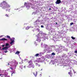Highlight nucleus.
Returning a JSON list of instances; mask_svg holds the SVG:
<instances>
[{
  "label": "nucleus",
  "mask_w": 77,
  "mask_h": 77,
  "mask_svg": "<svg viewBox=\"0 0 77 77\" xmlns=\"http://www.w3.org/2000/svg\"><path fill=\"white\" fill-rule=\"evenodd\" d=\"M0 7H2V8L3 9H5L6 8H9L10 6L6 2L4 1L3 2L1 3L0 5Z\"/></svg>",
  "instance_id": "nucleus-2"
},
{
  "label": "nucleus",
  "mask_w": 77,
  "mask_h": 77,
  "mask_svg": "<svg viewBox=\"0 0 77 77\" xmlns=\"http://www.w3.org/2000/svg\"><path fill=\"white\" fill-rule=\"evenodd\" d=\"M71 55H72L71 54V52H69V53H68L67 56H68V57H70Z\"/></svg>",
  "instance_id": "nucleus-20"
},
{
  "label": "nucleus",
  "mask_w": 77,
  "mask_h": 77,
  "mask_svg": "<svg viewBox=\"0 0 77 77\" xmlns=\"http://www.w3.org/2000/svg\"><path fill=\"white\" fill-rule=\"evenodd\" d=\"M69 58L68 57H66V58L62 60L61 63H62L63 64H67L68 62V61H69Z\"/></svg>",
  "instance_id": "nucleus-4"
},
{
  "label": "nucleus",
  "mask_w": 77,
  "mask_h": 77,
  "mask_svg": "<svg viewBox=\"0 0 77 77\" xmlns=\"http://www.w3.org/2000/svg\"><path fill=\"white\" fill-rule=\"evenodd\" d=\"M51 54H52V55H55V54L54 53H52Z\"/></svg>",
  "instance_id": "nucleus-39"
},
{
  "label": "nucleus",
  "mask_w": 77,
  "mask_h": 77,
  "mask_svg": "<svg viewBox=\"0 0 77 77\" xmlns=\"http://www.w3.org/2000/svg\"><path fill=\"white\" fill-rule=\"evenodd\" d=\"M71 38L72 39H73V40H74V39H76L75 38L73 37V36H71Z\"/></svg>",
  "instance_id": "nucleus-29"
},
{
  "label": "nucleus",
  "mask_w": 77,
  "mask_h": 77,
  "mask_svg": "<svg viewBox=\"0 0 77 77\" xmlns=\"http://www.w3.org/2000/svg\"><path fill=\"white\" fill-rule=\"evenodd\" d=\"M0 41H8V39L4 38L0 39Z\"/></svg>",
  "instance_id": "nucleus-21"
},
{
  "label": "nucleus",
  "mask_w": 77,
  "mask_h": 77,
  "mask_svg": "<svg viewBox=\"0 0 77 77\" xmlns=\"http://www.w3.org/2000/svg\"><path fill=\"white\" fill-rule=\"evenodd\" d=\"M29 64L28 66V68H31V67H32V68H34L35 67V66L32 63V61L30 60L29 62L28 63H29Z\"/></svg>",
  "instance_id": "nucleus-9"
},
{
  "label": "nucleus",
  "mask_w": 77,
  "mask_h": 77,
  "mask_svg": "<svg viewBox=\"0 0 77 77\" xmlns=\"http://www.w3.org/2000/svg\"><path fill=\"white\" fill-rule=\"evenodd\" d=\"M73 71L74 74H75V73H76V72H75V71H74V70H73Z\"/></svg>",
  "instance_id": "nucleus-43"
},
{
  "label": "nucleus",
  "mask_w": 77,
  "mask_h": 77,
  "mask_svg": "<svg viewBox=\"0 0 77 77\" xmlns=\"http://www.w3.org/2000/svg\"><path fill=\"white\" fill-rule=\"evenodd\" d=\"M64 57V59H65L66 57H68V55H66V54H64V55L63 56V58Z\"/></svg>",
  "instance_id": "nucleus-22"
},
{
  "label": "nucleus",
  "mask_w": 77,
  "mask_h": 77,
  "mask_svg": "<svg viewBox=\"0 0 77 77\" xmlns=\"http://www.w3.org/2000/svg\"><path fill=\"white\" fill-rule=\"evenodd\" d=\"M10 68L11 69H12H12H13V68H12V67H10Z\"/></svg>",
  "instance_id": "nucleus-48"
},
{
  "label": "nucleus",
  "mask_w": 77,
  "mask_h": 77,
  "mask_svg": "<svg viewBox=\"0 0 77 77\" xmlns=\"http://www.w3.org/2000/svg\"><path fill=\"white\" fill-rule=\"evenodd\" d=\"M39 55V54H37L35 55V56H38Z\"/></svg>",
  "instance_id": "nucleus-36"
},
{
  "label": "nucleus",
  "mask_w": 77,
  "mask_h": 77,
  "mask_svg": "<svg viewBox=\"0 0 77 77\" xmlns=\"http://www.w3.org/2000/svg\"><path fill=\"white\" fill-rule=\"evenodd\" d=\"M9 11H8V12H10V9H9Z\"/></svg>",
  "instance_id": "nucleus-56"
},
{
  "label": "nucleus",
  "mask_w": 77,
  "mask_h": 77,
  "mask_svg": "<svg viewBox=\"0 0 77 77\" xmlns=\"http://www.w3.org/2000/svg\"><path fill=\"white\" fill-rule=\"evenodd\" d=\"M49 10L50 11H51V8H50Z\"/></svg>",
  "instance_id": "nucleus-53"
},
{
  "label": "nucleus",
  "mask_w": 77,
  "mask_h": 77,
  "mask_svg": "<svg viewBox=\"0 0 77 77\" xmlns=\"http://www.w3.org/2000/svg\"><path fill=\"white\" fill-rule=\"evenodd\" d=\"M20 68H21L22 69H23V66L22 64H21V65H20L19 66Z\"/></svg>",
  "instance_id": "nucleus-24"
},
{
  "label": "nucleus",
  "mask_w": 77,
  "mask_h": 77,
  "mask_svg": "<svg viewBox=\"0 0 77 77\" xmlns=\"http://www.w3.org/2000/svg\"><path fill=\"white\" fill-rule=\"evenodd\" d=\"M7 38H9L10 40H12V39H11V37H10V36H9L8 35H7Z\"/></svg>",
  "instance_id": "nucleus-30"
},
{
  "label": "nucleus",
  "mask_w": 77,
  "mask_h": 77,
  "mask_svg": "<svg viewBox=\"0 0 77 77\" xmlns=\"http://www.w3.org/2000/svg\"><path fill=\"white\" fill-rule=\"evenodd\" d=\"M42 69H41V70L42 71Z\"/></svg>",
  "instance_id": "nucleus-61"
},
{
  "label": "nucleus",
  "mask_w": 77,
  "mask_h": 77,
  "mask_svg": "<svg viewBox=\"0 0 77 77\" xmlns=\"http://www.w3.org/2000/svg\"><path fill=\"white\" fill-rule=\"evenodd\" d=\"M71 6L73 8H77V7H76V5L75 4H73L72 5H71Z\"/></svg>",
  "instance_id": "nucleus-18"
},
{
  "label": "nucleus",
  "mask_w": 77,
  "mask_h": 77,
  "mask_svg": "<svg viewBox=\"0 0 77 77\" xmlns=\"http://www.w3.org/2000/svg\"><path fill=\"white\" fill-rule=\"evenodd\" d=\"M3 35H1V36H0V38H1L2 37H3Z\"/></svg>",
  "instance_id": "nucleus-51"
},
{
  "label": "nucleus",
  "mask_w": 77,
  "mask_h": 77,
  "mask_svg": "<svg viewBox=\"0 0 77 77\" xmlns=\"http://www.w3.org/2000/svg\"><path fill=\"white\" fill-rule=\"evenodd\" d=\"M5 16H6V17H8V15L7 14L5 15Z\"/></svg>",
  "instance_id": "nucleus-44"
},
{
  "label": "nucleus",
  "mask_w": 77,
  "mask_h": 77,
  "mask_svg": "<svg viewBox=\"0 0 77 77\" xmlns=\"http://www.w3.org/2000/svg\"><path fill=\"white\" fill-rule=\"evenodd\" d=\"M11 42L10 43V44H13L14 42V40H12V39H11Z\"/></svg>",
  "instance_id": "nucleus-27"
},
{
  "label": "nucleus",
  "mask_w": 77,
  "mask_h": 77,
  "mask_svg": "<svg viewBox=\"0 0 77 77\" xmlns=\"http://www.w3.org/2000/svg\"><path fill=\"white\" fill-rule=\"evenodd\" d=\"M23 60H22V61H21V62H22V63H23Z\"/></svg>",
  "instance_id": "nucleus-57"
},
{
  "label": "nucleus",
  "mask_w": 77,
  "mask_h": 77,
  "mask_svg": "<svg viewBox=\"0 0 77 77\" xmlns=\"http://www.w3.org/2000/svg\"><path fill=\"white\" fill-rule=\"evenodd\" d=\"M5 53H7L8 52V51H5Z\"/></svg>",
  "instance_id": "nucleus-49"
},
{
  "label": "nucleus",
  "mask_w": 77,
  "mask_h": 77,
  "mask_svg": "<svg viewBox=\"0 0 77 77\" xmlns=\"http://www.w3.org/2000/svg\"><path fill=\"white\" fill-rule=\"evenodd\" d=\"M69 74H70V76L71 77V72H69Z\"/></svg>",
  "instance_id": "nucleus-37"
},
{
  "label": "nucleus",
  "mask_w": 77,
  "mask_h": 77,
  "mask_svg": "<svg viewBox=\"0 0 77 77\" xmlns=\"http://www.w3.org/2000/svg\"><path fill=\"white\" fill-rule=\"evenodd\" d=\"M2 47H5V45H2Z\"/></svg>",
  "instance_id": "nucleus-50"
},
{
  "label": "nucleus",
  "mask_w": 77,
  "mask_h": 77,
  "mask_svg": "<svg viewBox=\"0 0 77 77\" xmlns=\"http://www.w3.org/2000/svg\"><path fill=\"white\" fill-rule=\"evenodd\" d=\"M72 24H74V23H70V26H72Z\"/></svg>",
  "instance_id": "nucleus-41"
},
{
  "label": "nucleus",
  "mask_w": 77,
  "mask_h": 77,
  "mask_svg": "<svg viewBox=\"0 0 77 77\" xmlns=\"http://www.w3.org/2000/svg\"><path fill=\"white\" fill-rule=\"evenodd\" d=\"M63 41L64 42H66V41H67V43H69V44H71V42H74V41L73 40L71 39L69 41V40H68V39L66 38H63Z\"/></svg>",
  "instance_id": "nucleus-7"
},
{
  "label": "nucleus",
  "mask_w": 77,
  "mask_h": 77,
  "mask_svg": "<svg viewBox=\"0 0 77 77\" xmlns=\"http://www.w3.org/2000/svg\"><path fill=\"white\" fill-rule=\"evenodd\" d=\"M56 47H57V46H54V45H53V46H51V47H54L55 48H56Z\"/></svg>",
  "instance_id": "nucleus-38"
},
{
  "label": "nucleus",
  "mask_w": 77,
  "mask_h": 77,
  "mask_svg": "<svg viewBox=\"0 0 77 77\" xmlns=\"http://www.w3.org/2000/svg\"><path fill=\"white\" fill-rule=\"evenodd\" d=\"M11 76H12V75L13 74H15V71L14 70V71H12V72H11Z\"/></svg>",
  "instance_id": "nucleus-25"
},
{
  "label": "nucleus",
  "mask_w": 77,
  "mask_h": 77,
  "mask_svg": "<svg viewBox=\"0 0 77 77\" xmlns=\"http://www.w3.org/2000/svg\"><path fill=\"white\" fill-rule=\"evenodd\" d=\"M24 68H26V66H24Z\"/></svg>",
  "instance_id": "nucleus-54"
},
{
  "label": "nucleus",
  "mask_w": 77,
  "mask_h": 77,
  "mask_svg": "<svg viewBox=\"0 0 77 77\" xmlns=\"http://www.w3.org/2000/svg\"><path fill=\"white\" fill-rule=\"evenodd\" d=\"M36 30H38V32H39V31H40V30H39V29L38 28H37Z\"/></svg>",
  "instance_id": "nucleus-40"
},
{
  "label": "nucleus",
  "mask_w": 77,
  "mask_h": 77,
  "mask_svg": "<svg viewBox=\"0 0 77 77\" xmlns=\"http://www.w3.org/2000/svg\"><path fill=\"white\" fill-rule=\"evenodd\" d=\"M9 44L7 43L5 45V47H7V46H8Z\"/></svg>",
  "instance_id": "nucleus-35"
},
{
  "label": "nucleus",
  "mask_w": 77,
  "mask_h": 77,
  "mask_svg": "<svg viewBox=\"0 0 77 77\" xmlns=\"http://www.w3.org/2000/svg\"><path fill=\"white\" fill-rule=\"evenodd\" d=\"M65 65V66H66V65Z\"/></svg>",
  "instance_id": "nucleus-63"
},
{
  "label": "nucleus",
  "mask_w": 77,
  "mask_h": 77,
  "mask_svg": "<svg viewBox=\"0 0 77 77\" xmlns=\"http://www.w3.org/2000/svg\"><path fill=\"white\" fill-rule=\"evenodd\" d=\"M34 44H35V45H36V43H34Z\"/></svg>",
  "instance_id": "nucleus-58"
},
{
  "label": "nucleus",
  "mask_w": 77,
  "mask_h": 77,
  "mask_svg": "<svg viewBox=\"0 0 77 77\" xmlns=\"http://www.w3.org/2000/svg\"><path fill=\"white\" fill-rule=\"evenodd\" d=\"M54 32V31L53 30H50V32H49V33L50 34V35H52L53 34Z\"/></svg>",
  "instance_id": "nucleus-17"
},
{
  "label": "nucleus",
  "mask_w": 77,
  "mask_h": 77,
  "mask_svg": "<svg viewBox=\"0 0 77 77\" xmlns=\"http://www.w3.org/2000/svg\"><path fill=\"white\" fill-rule=\"evenodd\" d=\"M35 64L36 65H37V66H41V65H40V64H38V63H36Z\"/></svg>",
  "instance_id": "nucleus-32"
},
{
  "label": "nucleus",
  "mask_w": 77,
  "mask_h": 77,
  "mask_svg": "<svg viewBox=\"0 0 77 77\" xmlns=\"http://www.w3.org/2000/svg\"><path fill=\"white\" fill-rule=\"evenodd\" d=\"M56 62H58V61H57Z\"/></svg>",
  "instance_id": "nucleus-64"
},
{
  "label": "nucleus",
  "mask_w": 77,
  "mask_h": 77,
  "mask_svg": "<svg viewBox=\"0 0 77 77\" xmlns=\"http://www.w3.org/2000/svg\"><path fill=\"white\" fill-rule=\"evenodd\" d=\"M40 75H41H41H42L41 74H40Z\"/></svg>",
  "instance_id": "nucleus-60"
},
{
  "label": "nucleus",
  "mask_w": 77,
  "mask_h": 77,
  "mask_svg": "<svg viewBox=\"0 0 77 77\" xmlns=\"http://www.w3.org/2000/svg\"><path fill=\"white\" fill-rule=\"evenodd\" d=\"M64 48H65L63 46H62L60 47L59 48L56 49V52L60 53L62 52V50H64Z\"/></svg>",
  "instance_id": "nucleus-5"
},
{
  "label": "nucleus",
  "mask_w": 77,
  "mask_h": 77,
  "mask_svg": "<svg viewBox=\"0 0 77 77\" xmlns=\"http://www.w3.org/2000/svg\"><path fill=\"white\" fill-rule=\"evenodd\" d=\"M41 27H42V28H44V26H43L42 25V26H41Z\"/></svg>",
  "instance_id": "nucleus-42"
},
{
  "label": "nucleus",
  "mask_w": 77,
  "mask_h": 77,
  "mask_svg": "<svg viewBox=\"0 0 77 77\" xmlns=\"http://www.w3.org/2000/svg\"><path fill=\"white\" fill-rule=\"evenodd\" d=\"M20 53V52L19 51H17L16 52L15 54H18Z\"/></svg>",
  "instance_id": "nucleus-34"
},
{
  "label": "nucleus",
  "mask_w": 77,
  "mask_h": 77,
  "mask_svg": "<svg viewBox=\"0 0 77 77\" xmlns=\"http://www.w3.org/2000/svg\"><path fill=\"white\" fill-rule=\"evenodd\" d=\"M26 60H27V59H25L24 61H26Z\"/></svg>",
  "instance_id": "nucleus-45"
},
{
  "label": "nucleus",
  "mask_w": 77,
  "mask_h": 77,
  "mask_svg": "<svg viewBox=\"0 0 77 77\" xmlns=\"http://www.w3.org/2000/svg\"><path fill=\"white\" fill-rule=\"evenodd\" d=\"M52 64H53V65H54V63H52Z\"/></svg>",
  "instance_id": "nucleus-55"
},
{
  "label": "nucleus",
  "mask_w": 77,
  "mask_h": 77,
  "mask_svg": "<svg viewBox=\"0 0 77 77\" xmlns=\"http://www.w3.org/2000/svg\"><path fill=\"white\" fill-rule=\"evenodd\" d=\"M56 24H57V23H56Z\"/></svg>",
  "instance_id": "nucleus-59"
},
{
  "label": "nucleus",
  "mask_w": 77,
  "mask_h": 77,
  "mask_svg": "<svg viewBox=\"0 0 77 77\" xmlns=\"http://www.w3.org/2000/svg\"><path fill=\"white\" fill-rule=\"evenodd\" d=\"M74 53L76 54H75V56H77V50H75V51Z\"/></svg>",
  "instance_id": "nucleus-28"
},
{
  "label": "nucleus",
  "mask_w": 77,
  "mask_h": 77,
  "mask_svg": "<svg viewBox=\"0 0 77 77\" xmlns=\"http://www.w3.org/2000/svg\"><path fill=\"white\" fill-rule=\"evenodd\" d=\"M41 46L42 47H43V48H45V49L47 48H48V45H46L45 44H44L43 45V43H42L41 45Z\"/></svg>",
  "instance_id": "nucleus-12"
},
{
  "label": "nucleus",
  "mask_w": 77,
  "mask_h": 77,
  "mask_svg": "<svg viewBox=\"0 0 77 77\" xmlns=\"http://www.w3.org/2000/svg\"><path fill=\"white\" fill-rule=\"evenodd\" d=\"M32 9H35V8L33 7V6H32Z\"/></svg>",
  "instance_id": "nucleus-47"
},
{
  "label": "nucleus",
  "mask_w": 77,
  "mask_h": 77,
  "mask_svg": "<svg viewBox=\"0 0 77 77\" xmlns=\"http://www.w3.org/2000/svg\"><path fill=\"white\" fill-rule=\"evenodd\" d=\"M12 39L13 41V40H14L15 39V38H13Z\"/></svg>",
  "instance_id": "nucleus-46"
},
{
  "label": "nucleus",
  "mask_w": 77,
  "mask_h": 77,
  "mask_svg": "<svg viewBox=\"0 0 77 77\" xmlns=\"http://www.w3.org/2000/svg\"><path fill=\"white\" fill-rule=\"evenodd\" d=\"M14 63H12V61H11L10 63H8V65H7V66H8V65H11L12 67H16L17 66V65L18 64V62L15 61V60H14L13 61Z\"/></svg>",
  "instance_id": "nucleus-3"
},
{
  "label": "nucleus",
  "mask_w": 77,
  "mask_h": 77,
  "mask_svg": "<svg viewBox=\"0 0 77 77\" xmlns=\"http://www.w3.org/2000/svg\"><path fill=\"white\" fill-rule=\"evenodd\" d=\"M30 27L29 26H27L26 28V30H28L29 29H30Z\"/></svg>",
  "instance_id": "nucleus-31"
},
{
  "label": "nucleus",
  "mask_w": 77,
  "mask_h": 77,
  "mask_svg": "<svg viewBox=\"0 0 77 77\" xmlns=\"http://www.w3.org/2000/svg\"><path fill=\"white\" fill-rule=\"evenodd\" d=\"M43 52H40L39 54V55L40 56H42V54H44V51H43Z\"/></svg>",
  "instance_id": "nucleus-23"
},
{
  "label": "nucleus",
  "mask_w": 77,
  "mask_h": 77,
  "mask_svg": "<svg viewBox=\"0 0 77 77\" xmlns=\"http://www.w3.org/2000/svg\"><path fill=\"white\" fill-rule=\"evenodd\" d=\"M39 20H37L35 22H34V25H36L35 26V27H39V26L37 25L39 24Z\"/></svg>",
  "instance_id": "nucleus-10"
},
{
  "label": "nucleus",
  "mask_w": 77,
  "mask_h": 77,
  "mask_svg": "<svg viewBox=\"0 0 77 77\" xmlns=\"http://www.w3.org/2000/svg\"><path fill=\"white\" fill-rule=\"evenodd\" d=\"M60 3H61V1H60V0H57V1L55 2V3L57 5L60 4Z\"/></svg>",
  "instance_id": "nucleus-14"
},
{
  "label": "nucleus",
  "mask_w": 77,
  "mask_h": 77,
  "mask_svg": "<svg viewBox=\"0 0 77 77\" xmlns=\"http://www.w3.org/2000/svg\"><path fill=\"white\" fill-rule=\"evenodd\" d=\"M8 48H9V47H6L4 48H2V50H6L8 49Z\"/></svg>",
  "instance_id": "nucleus-16"
},
{
  "label": "nucleus",
  "mask_w": 77,
  "mask_h": 77,
  "mask_svg": "<svg viewBox=\"0 0 77 77\" xmlns=\"http://www.w3.org/2000/svg\"><path fill=\"white\" fill-rule=\"evenodd\" d=\"M52 48L50 47H48L46 48V49H45L43 51L44 53L47 52V53H50V51H51V50Z\"/></svg>",
  "instance_id": "nucleus-6"
},
{
  "label": "nucleus",
  "mask_w": 77,
  "mask_h": 77,
  "mask_svg": "<svg viewBox=\"0 0 77 77\" xmlns=\"http://www.w3.org/2000/svg\"><path fill=\"white\" fill-rule=\"evenodd\" d=\"M6 11H8V9H6Z\"/></svg>",
  "instance_id": "nucleus-52"
},
{
  "label": "nucleus",
  "mask_w": 77,
  "mask_h": 77,
  "mask_svg": "<svg viewBox=\"0 0 77 77\" xmlns=\"http://www.w3.org/2000/svg\"><path fill=\"white\" fill-rule=\"evenodd\" d=\"M36 36L37 37V39L36 40V41L38 42H41V40L43 41L44 40H45V39H47L48 35L44 33H43L42 31L40 32L39 33L36 35Z\"/></svg>",
  "instance_id": "nucleus-1"
},
{
  "label": "nucleus",
  "mask_w": 77,
  "mask_h": 77,
  "mask_svg": "<svg viewBox=\"0 0 77 77\" xmlns=\"http://www.w3.org/2000/svg\"><path fill=\"white\" fill-rule=\"evenodd\" d=\"M1 77H4L1 76Z\"/></svg>",
  "instance_id": "nucleus-62"
},
{
  "label": "nucleus",
  "mask_w": 77,
  "mask_h": 77,
  "mask_svg": "<svg viewBox=\"0 0 77 77\" xmlns=\"http://www.w3.org/2000/svg\"><path fill=\"white\" fill-rule=\"evenodd\" d=\"M61 57V56H60L59 55H57V59H59V60H61V62H62V58Z\"/></svg>",
  "instance_id": "nucleus-13"
},
{
  "label": "nucleus",
  "mask_w": 77,
  "mask_h": 77,
  "mask_svg": "<svg viewBox=\"0 0 77 77\" xmlns=\"http://www.w3.org/2000/svg\"><path fill=\"white\" fill-rule=\"evenodd\" d=\"M24 6H26L27 9H29L30 8V4L29 3L25 2L24 4Z\"/></svg>",
  "instance_id": "nucleus-11"
},
{
  "label": "nucleus",
  "mask_w": 77,
  "mask_h": 77,
  "mask_svg": "<svg viewBox=\"0 0 77 77\" xmlns=\"http://www.w3.org/2000/svg\"><path fill=\"white\" fill-rule=\"evenodd\" d=\"M3 76V75H5V77H7V75H8V74H0V76Z\"/></svg>",
  "instance_id": "nucleus-19"
},
{
  "label": "nucleus",
  "mask_w": 77,
  "mask_h": 77,
  "mask_svg": "<svg viewBox=\"0 0 77 77\" xmlns=\"http://www.w3.org/2000/svg\"><path fill=\"white\" fill-rule=\"evenodd\" d=\"M33 74L34 75H35V77H36V76H37V75H38V72H36L35 75V73H33Z\"/></svg>",
  "instance_id": "nucleus-26"
},
{
  "label": "nucleus",
  "mask_w": 77,
  "mask_h": 77,
  "mask_svg": "<svg viewBox=\"0 0 77 77\" xmlns=\"http://www.w3.org/2000/svg\"><path fill=\"white\" fill-rule=\"evenodd\" d=\"M51 55H49L48 54L45 55V58H48V59H49L50 57H51Z\"/></svg>",
  "instance_id": "nucleus-15"
},
{
  "label": "nucleus",
  "mask_w": 77,
  "mask_h": 77,
  "mask_svg": "<svg viewBox=\"0 0 77 77\" xmlns=\"http://www.w3.org/2000/svg\"><path fill=\"white\" fill-rule=\"evenodd\" d=\"M36 12H33L32 13V14L33 15V14H34V15H36Z\"/></svg>",
  "instance_id": "nucleus-33"
},
{
  "label": "nucleus",
  "mask_w": 77,
  "mask_h": 77,
  "mask_svg": "<svg viewBox=\"0 0 77 77\" xmlns=\"http://www.w3.org/2000/svg\"><path fill=\"white\" fill-rule=\"evenodd\" d=\"M54 36H55L53 37V40L54 42H56V41H58V39L59 38V36L58 35L56 34H55Z\"/></svg>",
  "instance_id": "nucleus-8"
}]
</instances>
